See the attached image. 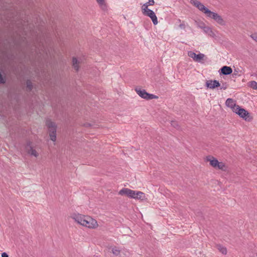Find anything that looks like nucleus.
Returning a JSON list of instances; mask_svg holds the SVG:
<instances>
[{
  "label": "nucleus",
  "instance_id": "1",
  "mask_svg": "<svg viewBox=\"0 0 257 257\" xmlns=\"http://www.w3.org/2000/svg\"><path fill=\"white\" fill-rule=\"evenodd\" d=\"M191 3L195 7H196L199 11L203 13L206 17L213 19L218 24L221 26L225 25V22L221 17V16L219 15L217 13L213 12L209 10L207 7H205L199 1L197 0H191Z\"/></svg>",
  "mask_w": 257,
  "mask_h": 257
},
{
  "label": "nucleus",
  "instance_id": "2",
  "mask_svg": "<svg viewBox=\"0 0 257 257\" xmlns=\"http://www.w3.org/2000/svg\"><path fill=\"white\" fill-rule=\"evenodd\" d=\"M71 218L78 224L88 228H95L98 226L96 220L88 216L73 214L71 215Z\"/></svg>",
  "mask_w": 257,
  "mask_h": 257
},
{
  "label": "nucleus",
  "instance_id": "3",
  "mask_svg": "<svg viewBox=\"0 0 257 257\" xmlns=\"http://www.w3.org/2000/svg\"><path fill=\"white\" fill-rule=\"evenodd\" d=\"M118 194L120 195H125L128 197L134 199H141L144 195V193L142 192L136 191L126 188L121 189L119 191Z\"/></svg>",
  "mask_w": 257,
  "mask_h": 257
},
{
  "label": "nucleus",
  "instance_id": "4",
  "mask_svg": "<svg viewBox=\"0 0 257 257\" xmlns=\"http://www.w3.org/2000/svg\"><path fill=\"white\" fill-rule=\"evenodd\" d=\"M46 125L49 129L50 140L53 142H55L56 140L57 128V126L55 123L52 121L51 120H47L46 121Z\"/></svg>",
  "mask_w": 257,
  "mask_h": 257
},
{
  "label": "nucleus",
  "instance_id": "5",
  "mask_svg": "<svg viewBox=\"0 0 257 257\" xmlns=\"http://www.w3.org/2000/svg\"><path fill=\"white\" fill-rule=\"evenodd\" d=\"M135 91L141 97L146 100L158 99L159 98L158 96L149 93L145 89H142L140 88H136Z\"/></svg>",
  "mask_w": 257,
  "mask_h": 257
},
{
  "label": "nucleus",
  "instance_id": "6",
  "mask_svg": "<svg viewBox=\"0 0 257 257\" xmlns=\"http://www.w3.org/2000/svg\"><path fill=\"white\" fill-rule=\"evenodd\" d=\"M234 112L237 114L240 117L243 118L245 121H250L252 119L248 112L244 108L240 107L239 106H237V107L236 108Z\"/></svg>",
  "mask_w": 257,
  "mask_h": 257
},
{
  "label": "nucleus",
  "instance_id": "7",
  "mask_svg": "<svg viewBox=\"0 0 257 257\" xmlns=\"http://www.w3.org/2000/svg\"><path fill=\"white\" fill-rule=\"evenodd\" d=\"M188 55L190 57L192 58L194 61L197 62H201V61L203 59L205 55L204 54L199 53L196 54L193 51H189L188 52Z\"/></svg>",
  "mask_w": 257,
  "mask_h": 257
},
{
  "label": "nucleus",
  "instance_id": "8",
  "mask_svg": "<svg viewBox=\"0 0 257 257\" xmlns=\"http://www.w3.org/2000/svg\"><path fill=\"white\" fill-rule=\"evenodd\" d=\"M143 15L150 17L154 25H156L158 24L157 17L153 11L149 9L148 11H146L145 14H143Z\"/></svg>",
  "mask_w": 257,
  "mask_h": 257
},
{
  "label": "nucleus",
  "instance_id": "9",
  "mask_svg": "<svg viewBox=\"0 0 257 257\" xmlns=\"http://www.w3.org/2000/svg\"><path fill=\"white\" fill-rule=\"evenodd\" d=\"M205 86L210 89H213L220 86L219 81L216 80H207L205 83Z\"/></svg>",
  "mask_w": 257,
  "mask_h": 257
},
{
  "label": "nucleus",
  "instance_id": "10",
  "mask_svg": "<svg viewBox=\"0 0 257 257\" xmlns=\"http://www.w3.org/2000/svg\"><path fill=\"white\" fill-rule=\"evenodd\" d=\"M219 72L220 75H227L232 72V69L230 67L224 66L220 69Z\"/></svg>",
  "mask_w": 257,
  "mask_h": 257
},
{
  "label": "nucleus",
  "instance_id": "11",
  "mask_svg": "<svg viewBox=\"0 0 257 257\" xmlns=\"http://www.w3.org/2000/svg\"><path fill=\"white\" fill-rule=\"evenodd\" d=\"M225 104L227 106L230 107L233 112L235 111V109L238 106L236 105L233 99L230 98L226 99Z\"/></svg>",
  "mask_w": 257,
  "mask_h": 257
},
{
  "label": "nucleus",
  "instance_id": "12",
  "mask_svg": "<svg viewBox=\"0 0 257 257\" xmlns=\"http://www.w3.org/2000/svg\"><path fill=\"white\" fill-rule=\"evenodd\" d=\"M206 161L210 162V165L214 168H216L218 165V161L212 156H208L206 158Z\"/></svg>",
  "mask_w": 257,
  "mask_h": 257
},
{
  "label": "nucleus",
  "instance_id": "13",
  "mask_svg": "<svg viewBox=\"0 0 257 257\" xmlns=\"http://www.w3.org/2000/svg\"><path fill=\"white\" fill-rule=\"evenodd\" d=\"M31 143L30 142H29L27 143V147H29V149L27 150V152L29 154L31 155V156H34L35 157H37L38 156L39 154L37 152V151L33 148V147L31 146Z\"/></svg>",
  "mask_w": 257,
  "mask_h": 257
},
{
  "label": "nucleus",
  "instance_id": "14",
  "mask_svg": "<svg viewBox=\"0 0 257 257\" xmlns=\"http://www.w3.org/2000/svg\"><path fill=\"white\" fill-rule=\"evenodd\" d=\"M203 31L205 33L207 34L208 36L211 37H214L215 36V35L214 33L212 30V29L208 26H205V27L203 28Z\"/></svg>",
  "mask_w": 257,
  "mask_h": 257
},
{
  "label": "nucleus",
  "instance_id": "15",
  "mask_svg": "<svg viewBox=\"0 0 257 257\" xmlns=\"http://www.w3.org/2000/svg\"><path fill=\"white\" fill-rule=\"evenodd\" d=\"M73 66L74 68L77 71L79 70V66L78 65V61L75 57L72 59Z\"/></svg>",
  "mask_w": 257,
  "mask_h": 257
},
{
  "label": "nucleus",
  "instance_id": "16",
  "mask_svg": "<svg viewBox=\"0 0 257 257\" xmlns=\"http://www.w3.org/2000/svg\"><path fill=\"white\" fill-rule=\"evenodd\" d=\"M218 169L225 171L226 169V167L225 164L222 162H219L218 165L217 166V167Z\"/></svg>",
  "mask_w": 257,
  "mask_h": 257
},
{
  "label": "nucleus",
  "instance_id": "17",
  "mask_svg": "<svg viewBox=\"0 0 257 257\" xmlns=\"http://www.w3.org/2000/svg\"><path fill=\"white\" fill-rule=\"evenodd\" d=\"M217 248L222 254H226L227 253V249L226 247H223L221 245H218Z\"/></svg>",
  "mask_w": 257,
  "mask_h": 257
},
{
  "label": "nucleus",
  "instance_id": "18",
  "mask_svg": "<svg viewBox=\"0 0 257 257\" xmlns=\"http://www.w3.org/2000/svg\"><path fill=\"white\" fill-rule=\"evenodd\" d=\"M249 86L253 89L257 90V82L255 81H251L249 82Z\"/></svg>",
  "mask_w": 257,
  "mask_h": 257
},
{
  "label": "nucleus",
  "instance_id": "19",
  "mask_svg": "<svg viewBox=\"0 0 257 257\" xmlns=\"http://www.w3.org/2000/svg\"><path fill=\"white\" fill-rule=\"evenodd\" d=\"M150 6L147 3L144 4L142 7V11L143 14H145L146 11H148L149 9L148 8V7Z\"/></svg>",
  "mask_w": 257,
  "mask_h": 257
},
{
  "label": "nucleus",
  "instance_id": "20",
  "mask_svg": "<svg viewBox=\"0 0 257 257\" xmlns=\"http://www.w3.org/2000/svg\"><path fill=\"white\" fill-rule=\"evenodd\" d=\"M27 89L29 91H31L33 88V85L31 81L30 80H27L26 81Z\"/></svg>",
  "mask_w": 257,
  "mask_h": 257
},
{
  "label": "nucleus",
  "instance_id": "21",
  "mask_svg": "<svg viewBox=\"0 0 257 257\" xmlns=\"http://www.w3.org/2000/svg\"><path fill=\"white\" fill-rule=\"evenodd\" d=\"M112 252L116 255H117L119 254L120 253V250L119 249H118L116 247H115V248H113L112 249Z\"/></svg>",
  "mask_w": 257,
  "mask_h": 257
},
{
  "label": "nucleus",
  "instance_id": "22",
  "mask_svg": "<svg viewBox=\"0 0 257 257\" xmlns=\"http://www.w3.org/2000/svg\"><path fill=\"white\" fill-rule=\"evenodd\" d=\"M171 124L175 128H178L179 127L178 123L176 121H171Z\"/></svg>",
  "mask_w": 257,
  "mask_h": 257
},
{
  "label": "nucleus",
  "instance_id": "23",
  "mask_svg": "<svg viewBox=\"0 0 257 257\" xmlns=\"http://www.w3.org/2000/svg\"><path fill=\"white\" fill-rule=\"evenodd\" d=\"M6 79L5 77H4L0 73V83L1 84H4L6 83Z\"/></svg>",
  "mask_w": 257,
  "mask_h": 257
},
{
  "label": "nucleus",
  "instance_id": "24",
  "mask_svg": "<svg viewBox=\"0 0 257 257\" xmlns=\"http://www.w3.org/2000/svg\"><path fill=\"white\" fill-rule=\"evenodd\" d=\"M96 1L101 7L105 6L104 0H96Z\"/></svg>",
  "mask_w": 257,
  "mask_h": 257
},
{
  "label": "nucleus",
  "instance_id": "25",
  "mask_svg": "<svg viewBox=\"0 0 257 257\" xmlns=\"http://www.w3.org/2000/svg\"><path fill=\"white\" fill-rule=\"evenodd\" d=\"M250 36L253 40H254L255 42H257V34L256 33L253 34Z\"/></svg>",
  "mask_w": 257,
  "mask_h": 257
},
{
  "label": "nucleus",
  "instance_id": "26",
  "mask_svg": "<svg viewBox=\"0 0 257 257\" xmlns=\"http://www.w3.org/2000/svg\"><path fill=\"white\" fill-rule=\"evenodd\" d=\"M227 84L226 83H223L222 86L220 87L221 89L225 90L227 88Z\"/></svg>",
  "mask_w": 257,
  "mask_h": 257
},
{
  "label": "nucleus",
  "instance_id": "27",
  "mask_svg": "<svg viewBox=\"0 0 257 257\" xmlns=\"http://www.w3.org/2000/svg\"><path fill=\"white\" fill-rule=\"evenodd\" d=\"M147 3L149 6H153L155 4V2L154 0H149V1L148 2H147Z\"/></svg>",
  "mask_w": 257,
  "mask_h": 257
},
{
  "label": "nucleus",
  "instance_id": "28",
  "mask_svg": "<svg viewBox=\"0 0 257 257\" xmlns=\"http://www.w3.org/2000/svg\"><path fill=\"white\" fill-rule=\"evenodd\" d=\"M179 27L180 28H181V29H185V27H186V26H185V24L184 22H183V23L180 24L179 25Z\"/></svg>",
  "mask_w": 257,
  "mask_h": 257
},
{
  "label": "nucleus",
  "instance_id": "29",
  "mask_svg": "<svg viewBox=\"0 0 257 257\" xmlns=\"http://www.w3.org/2000/svg\"><path fill=\"white\" fill-rule=\"evenodd\" d=\"M199 27L203 30V28L205 27V24L202 23L199 25Z\"/></svg>",
  "mask_w": 257,
  "mask_h": 257
},
{
  "label": "nucleus",
  "instance_id": "30",
  "mask_svg": "<svg viewBox=\"0 0 257 257\" xmlns=\"http://www.w3.org/2000/svg\"><path fill=\"white\" fill-rule=\"evenodd\" d=\"M2 257H9V255L7 254V253L4 252L2 253Z\"/></svg>",
  "mask_w": 257,
  "mask_h": 257
},
{
  "label": "nucleus",
  "instance_id": "31",
  "mask_svg": "<svg viewBox=\"0 0 257 257\" xmlns=\"http://www.w3.org/2000/svg\"><path fill=\"white\" fill-rule=\"evenodd\" d=\"M237 73H238V72H237V71H236L235 70V71H234V73H233V75H237Z\"/></svg>",
  "mask_w": 257,
  "mask_h": 257
},
{
  "label": "nucleus",
  "instance_id": "32",
  "mask_svg": "<svg viewBox=\"0 0 257 257\" xmlns=\"http://www.w3.org/2000/svg\"><path fill=\"white\" fill-rule=\"evenodd\" d=\"M178 21L179 22H181V20H180V19H179Z\"/></svg>",
  "mask_w": 257,
  "mask_h": 257
}]
</instances>
